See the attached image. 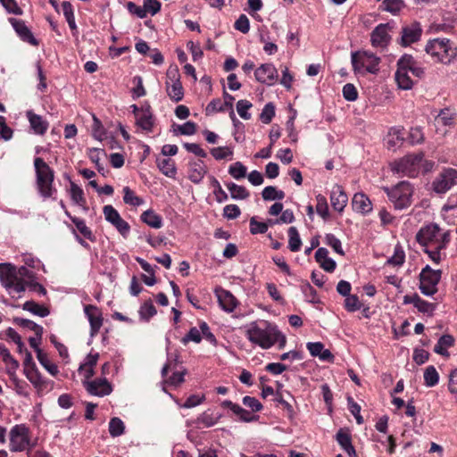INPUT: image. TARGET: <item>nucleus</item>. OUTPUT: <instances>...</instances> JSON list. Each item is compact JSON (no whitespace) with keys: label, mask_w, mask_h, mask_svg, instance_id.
<instances>
[{"label":"nucleus","mask_w":457,"mask_h":457,"mask_svg":"<svg viewBox=\"0 0 457 457\" xmlns=\"http://www.w3.org/2000/svg\"><path fill=\"white\" fill-rule=\"evenodd\" d=\"M23 310L28 311L39 317H46L50 313L49 310L46 307L40 305L34 301H27L23 304Z\"/></svg>","instance_id":"obj_33"},{"label":"nucleus","mask_w":457,"mask_h":457,"mask_svg":"<svg viewBox=\"0 0 457 457\" xmlns=\"http://www.w3.org/2000/svg\"><path fill=\"white\" fill-rule=\"evenodd\" d=\"M62 8L63 12V15L69 24V27L71 29H76V22H75V17L73 12V7L72 4L68 1H63L62 3Z\"/></svg>","instance_id":"obj_38"},{"label":"nucleus","mask_w":457,"mask_h":457,"mask_svg":"<svg viewBox=\"0 0 457 457\" xmlns=\"http://www.w3.org/2000/svg\"><path fill=\"white\" fill-rule=\"evenodd\" d=\"M423 157V153L407 154L404 157L393 162L390 164L391 170L392 171L402 174L403 176L415 178L419 174Z\"/></svg>","instance_id":"obj_6"},{"label":"nucleus","mask_w":457,"mask_h":457,"mask_svg":"<svg viewBox=\"0 0 457 457\" xmlns=\"http://www.w3.org/2000/svg\"><path fill=\"white\" fill-rule=\"evenodd\" d=\"M34 166L36 170V183L39 194L44 198L51 197L54 191L53 187L54 179V170L40 157H37L34 160Z\"/></svg>","instance_id":"obj_3"},{"label":"nucleus","mask_w":457,"mask_h":457,"mask_svg":"<svg viewBox=\"0 0 457 457\" xmlns=\"http://www.w3.org/2000/svg\"><path fill=\"white\" fill-rule=\"evenodd\" d=\"M136 124L147 132L153 131L154 115L148 104L141 106V112H137Z\"/></svg>","instance_id":"obj_19"},{"label":"nucleus","mask_w":457,"mask_h":457,"mask_svg":"<svg viewBox=\"0 0 457 457\" xmlns=\"http://www.w3.org/2000/svg\"><path fill=\"white\" fill-rule=\"evenodd\" d=\"M161 2L158 0H145L143 8L145 10V15L149 12L151 15H155L161 10Z\"/></svg>","instance_id":"obj_58"},{"label":"nucleus","mask_w":457,"mask_h":457,"mask_svg":"<svg viewBox=\"0 0 457 457\" xmlns=\"http://www.w3.org/2000/svg\"><path fill=\"white\" fill-rule=\"evenodd\" d=\"M409 64V57H401L397 62V71L395 72V80L398 84V87L405 90L411 89L413 85L412 80L409 77V71H407Z\"/></svg>","instance_id":"obj_12"},{"label":"nucleus","mask_w":457,"mask_h":457,"mask_svg":"<svg viewBox=\"0 0 457 457\" xmlns=\"http://www.w3.org/2000/svg\"><path fill=\"white\" fill-rule=\"evenodd\" d=\"M415 237L429 258L435 263H440L441 251L446 248L450 241L449 231L441 233V228L436 223H429L420 228Z\"/></svg>","instance_id":"obj_1"},{"label":"nucleus","mask_w":457,"mask_h":457,"mask_svg":"<svg viewBox=\"0 0 457 457\" xmlns=\"http://www.w3.org/2000/svg\"><path fill=\"white\" fill-rule=\"evenodd\" d=\"M125 426L120 418H112L109 422V432L113 437L119 436L124 433Z\"/></svg>","instance_id":"obj_41"},{"label":"nucleus","mask_w":457,"mask_h":457,"mask_svg":"<svg viewBox=\"0 0 457 457\" xmlns=\"http://www.w3.org/2000/svg\"><path fill=\"white\" fill-rule=\"evenodd\" d=\"M227 187L230 192L231 198L236 200H245L249 197V191L243 186L237 185L233 182L228 183Z\"/></svg>","instance_id":"obj_32"},{"label":"nucleus","mask_w":457,"mask_h":457,"mask_svg":"<svg viewBox=\"0 0 457 457\" xmlns=\"http://www.w3.org/2000/svg\"><path fill=\"white\" fill-rule=\"evenodd\" d=\"M457 184V170L454 169L444 170L433 181L432 187L436 193L444 194Z\"/></svg>","instance_id":"obj_11"},{"label":"nucleus","mask_w":457,"mask_h":457,"mask_svg":"<svg viewBox=\"0 0 457 457\" xmlns=\"http://www.w3.org/2000/svg\"><path fill=\"white\" fill-rule=\"evenodd\" d=\"M14 321L19 326H21L22 328H28L29 330L34 331L36 336L39 339L42 338L43 328L41 326L37 325V323H35L34 321H32L30 320H27V319H22V318H16L14 320Z\"/></svg>","instance_id":"obj_34"},{"label":"nucleus","mask_w":457,"mask_h":457,"mask_svg":"<svg viewBox=\"0 0 457 457\" xmlns=\"http://www.w3.org/2000/svg\"><path fill=\"white\" fill-rule=\"evenodd\" d=\"M159 170L167 177L173 178L176 175L174 162L170 158L157 159Z\"/></svg>","instance_id":"obj_31"},{"label":"nucleus","mask_w":457,"mask_h":457,"mask_svg":"<svg viewBox=\"0 0 457 457\" xmlns=\"http://www.w3.org/2000/svg\"><path fill=\"white\" fill-rule=\"evenodd\" d=\"M384 190L395 210H404L411 206L414 190L409 181H401L393 187H385Z\"/></svg>","instance_id":"obj_4"},{"label":"nucleus","mask_w":457,"mask_h":457,"mask_svg":"<svg viewBox=\"0 0 457 457\" xmlns=\"http://www.w3.org/2000/svg\"><path fill=\"white\" fill-rule=\"evenodd\" d=\"M336 437H337V443L345 451L347 448H349L351 445H353L350 434L342 428L338 430Z\"/></svg>","instance_id":"obj_55"},{"label":"nucleus","mask_w":457,"mask_h":457,"mask_svg":"<svg viewBox=\"0 0 457 457\" xmlns=\"http://www.w3.org/2000/svg\"><path fill=\"white\" fill-rule=\"evenodd\" d=\"M123 201L126 204L131 206H139L144 204V200L136 195L135 192L131 190L129 187H125L123 188Z\"/></svg>","instance_id":"obj_37"},{"label":"nucleus","mask_w":457,"mask_h":457,"mask_svg":"<svg viewBox=\"0 0 457 457\" xmlns=\"http://www.w3.org/2000/svg\"><path fill=\"white\" fill-rule=\"evenodd\" d=\"M212 185L215 188L213 191V194L216 197L217 202L222 203V202L228 200L227 193L222 189L220 182L215 178H212Z\"/></svg>","instance_id":"obj_61"},{"label":"nucleus","mask_w":457,"mask_h":457,"mask_svg":"<svg viewBox=\"0 0 457 457\" xmlns=\"http://www.w3.org/2000/svg\"><path fill=\"white\" fill-rule=\"evenodd\" d=\"M0 281L6 289L18 294L25 291V281L18 280L16 267L11 263L0 264Z\"/></svg>","instance_id":"obj_9"},{"label":"nucleus","mask_w":457,"mask_h":457,"mask_svg":"<svg viewBox=\"0 0 457 457\" xmlns=\"http://www.w3.org/2000/svg\"><path fill=\"white\" fill-rule=\"evenodd\" d=\"M288 247L292 252H297L300 250L302 241L295 227H290L288 229Z\"/></svg>","instance_id":"obj_35"},{"label":"nucleus","mask_w":457,"mask_h":457,"mask_svg":"<svg viewBox=\"0 0 457 457\" xmlns=\"http://www.w3.org/2000/svg\"><path fill=\"white\" fill-rule=\"evenodd\" d=\"M268 230V223L260 222L255 217L250 219V232L253 235L264 234Z\"/></svg>","instance_id":"obj_52"},{"label":"nucleus","mask_w":457,"mask_h":457,"mask_svg":"<svg viewBox=\"0 0 457 457\" xmlns=\"http://www.w3.org/2000/svg\"><path fill=\"white\" fill-rule=\"evenodd\" d=\"M253 106V104L248 100H239L237 103V111L239 116L244 120H250L251 114L248 112V110Z\"/></svg>","instance_id":"obj_53"},{"label":"nucleus","mask_w":457,"mask_h":457,"mask_svg":"<svg viewBox=\"0 0 457 457\" xmlns=\"http://www.w3.org/2000/svg\"><path fill=\"white\" fill-rule=\"evenodd\" d=\"M275 116V106L272 103H268L264 105L261 114H260V120L265 123L269 124L273 117Z\"/></svg>","instance_id":"obj_49"},{"label":"nucleus","mask_w":457,"mask_h":457,"mask_svg":"<svg viewBox=\"0 0 457 457\" xmlns=\"http://www.w3.org/2000/svg\"><path fill=\"white\" fill-rule=\"evenodd\" d=\"M353 209L360 213L367 214L372 210V204L363 193H356L352 200Z\"/></svg>","instance_id":"obj_23"},{"label":"nucleus","mask_w":457,"mask_h":457,"mask_svg":"<svg viewBox=\"0 0 457 457\" xmlns=\"http://www.w3.org/2000/svg\"><path fill=\"white\" fill-rule=\"evenodd\" d=\"M243 403L246 407L250 408L253 411H260L262 409V404L261 402L255 397L252 396H245L243 398Z\"/></svg>","instance_id":"obj_63"},{"label":"nucleus","mask_w":457,"mask_h":457,"mask_svg":"<svg viewBox=\"0 0 457 457\" xmlns=\"http://www.w3.org/2000/svg\"><path fill=\"white\" fill-rule=\"evenodd\" d=\"M84 312L90 324V335L95 337L98 334L103 325L102 312L96 306L91 304L86 305Z\"/></svg>","instance_id":"obj_14"},{"label":"nucleus","mask_w":457,"mask_h":457,"mask_svg":"<svg viewBox=\"0 0 457 457\" xmlns=\"http://www.w3.org/2000/svg\"><path fill=\"white\" fill-rule=\"evenodd\" d=\"M264 327L261 328L253 322L246 330V336L249 341L258 345L262 349H269L276 344L278 336V329L276 325L268 321L263 322Z\"/></svg>","instance_id":"obj_2"},{"label":"nucleus","mask_w":457,"mask_h":457,"mask_svg":"<svg viewBox=\"0 0 457 457\" xmlns=\"http://www.w3.org/2000/svg\"><path fill=\"white\" fill-rule=\"evenodd\" d=\"M72 222L75 224L77 229L87 239L94 242L96 237H94L91 229L87 227L85 221L79 218H73Z\"/></svg>","instance_id":"obj_43"},{"label":"nucleus","mask_w":457,"mask_h":457,"mask_svg":"<svg viewBox=\"0 0 457 457\" xmlns=\"http://www.w3.org/2000/svg\"><path fill=\"white\" fill-rule=\"evenodd\" d=\"M442 271L432 270L428 265L420 273V290L425 295H433L437 292V285L441 279Z\"/></svg>","instance_id":"obj_8"},{"label":"nucleus","mask_w":457,"mask_h":457,"mask_svg":"<svg viewBox=\"0 0 457 457\" xmlns=\"http://www.w3.org/2000/svg\"><path fill=\"white\" fill-rule=\"evenodd\" d=\"M215 295L220 306L227 312H232L238 304L237 298L226 289L217 287L215 289Z\"/></svg>","instance_id":"obj_17"},{"label":"nucleus","mask_w":457,"mask_h":457,"mask_svg":"<svg viewBox=\"0 0 457 457\" xmlns=\"http://www.w3.org/2000/svg\"><path fill=\"white\" fill-rule=\"evenodd\" d=\"M424 380L427 386H434L438 383L439 375L436 368L432 365L426 368L424 371Z\"/></svg>","instance_id":"obj_39"},{"label":"nucleus","mask_w":457,"mask_h":457,"mask_svg":"<svg viewBox=\"0 0 457 457\" xmlns=\"http://www.w3.org/2000/svg\"><path fill=\"white\" fill-rule=\"evenodd\" d=\"M39 363L53 376H55L59 370L58 367L50 361L47 357V354L45 353H38V356L37 357Z\"/></svg>","instance_id":"obj_42"},{"label":"nucleus","mask_w":457,"mask_h":457,"mask_svg":"<svg viewBox=\"0 0 457 457\" xmlns=\"http://www.w3.org/2000/svg\"><path fill=\"white\" fill-rule=\"evenodd\" d=\"M415 307L420 312L427 313L431 316L436 309V304L428 303L419 296V298H416Z\"/></svg>","instance_id":"obj_48"},{"label":"nucleus","mask_w":457,"mask_h":457,"mask_svg":"<svg viewBox=\"0 0 457 457\" xmlns=\"http://www.w3.org/2000/svg\"><path fill=\"white\" fill-rule=\"evenodd\" d=\"M351 61L355 73L375 74L378 71L380 58L367 51H357L352 53Z\"/></svg>","instance_id":"obj_7"},{"label":"nucleus","mask_w":457,"mask_h":457,"mask_svg":"<svg viewBox=\"0 0 457 457\" xmlns=\"http://www.w3.org/2000/svg\"><path fill=\"white\" fill-rule=\"evenodd\" d=\"M201 340H202V336H201L200 329L194 327V328H191L190 330L188 331V333L181 339V342L184 345H187L190 341H193V342L198 344L201 342Z\"/></svg>","instance_id":"obj_57"},{"label":"nucleus","mask_w":457,"mask_h":457,"mask_svg":"<svg viewBox=\"0 0 457 457\" xmlns=\"http://www.w3.org/2000/svg\"><path fill=\"white\" fill-rule=\"evenodd\" d=\"M6 364V371L10 378L18 385V379L15 376V372L19 368V361L15 360L12 355L4 361Z\"/></svg>","instance_id":"obj_51"},{"label":"nucleus","mask_w":457,"mask_h":457,"mask_svg":"<svg viewBox=\"0 0 457 457\" xmlns=\"http://www.w3.org/2000/svg\"><path fill=\"white\" fill-rule=\"evenodd\" d=\"M348 201L346 194L344 192L342 187L336 185L331 192L330 202L331 205L337 212H343Z\"/></svg>","instance_id":"obj_21"},{"label":"nucleus","mask_w":457,"mask_h":457,"mask_svg":"<svg viewBox=\"0 0 457 457\" xmlns=\"http://www.w3.org/2000/svg\"><path fill=\"white\" fill-rule=\"evenodd\" d=\"M422 29L420 23L414 22L411 25H407L402 29L401 44L403 46H410L411 44L417 42L421 36Z\"/></svg>","instance_id":"obj_18"},{"label":"nucleus","mask_w":457,"mask_h":457,"mask_svg":"<svg viewBox=\"0 0 457 457\" xmlns=\"http://www.w3.org/2000/svg\"><path fill=\"white\" fill-rule=\"evenodd\" d=\"M71 199L79 205L86 204L83 190L75 183H71Z\"/></svg>","instance_id":"obj_46"},{"label":"nucleus","mask_w":457,"mask_h":457,"mask_svg":"<svg viewBox=\"0 0 457 457\" xmlns=\"http://www.w3.org/2000/svg\"><path fill=\"white\" fill-rule=\"evenodd\" d=\"M181 135L191 136L196 131V125L193 121H187L183 125H179L176 129Z\"/></svg>","instance_id":"obj_64"},{"label":"nucleus","mask_w":457,"mask_h":457,"mask_svg":"<svg viewBox=\"0 0 457 457\" xmlns=\"http://www.w3.org/2000/svg\"><path fill=\"white\" fill-rule=\"evenodd\" d=\"M84 384L87 392L93 395L105 396L110 395L112 391V385L105 378L86 381Z\"/></svg>","instance_id":"obj_15"},{"label":"nucleus","mask_w":457,"mask_h":457,"mask_svg":"<svg viewBox=\"0 0 457 457\" xmlns=\"http://www.w3.org/2000/svg\"><path fill=\"white\" fill-rule=\"evenodd\" d=\"M325 242L328 245L333 248V250L340 254L345 255V252L342 248L341 241L336 237L333 234H327L325 237Z\"/></svg>","instance_id":"obj_54"},{"label":"nucleus","mask_w":457,"mask_h":457,"mask_svg":"<svg viewBox=\"0 0 457 457\" xmlns=\"http://www.w3.org/2000/svg\"><path fill=\"white\" fill-rule=\"evenodd\" d=\"M262 196L266 201L282 200L285 197V193L273 186H268L262 190Z\"/></svg>","instance_id":"obj_36"},{"label":"nucleus","mask_w":457,"mask_h":457,"mask_svg":"<svg viewBox=\"0 0 457 457\" xmlns=\"http://www.w3.org/2000/svg\"><path fill=\"white\" fill-rule=\"evenodd\" d=\"M404 129L402 127H393L389 129L386 142L388 149L400 146L404 141Z\"/></svg>","instance_id":"obj_24"},{"label":"nucleus","mask_w":457,"mask_h":457,"mask_svg":"<svg viewBox=\"0 0 457 457\" xmlns=\"http://www.w3.org/2000/svg\"><path fill=\"white\" fill-rule=\"evenodd\" d=\"M189 165L188 179L195 184L200 183L206 173L203 161L192 162Z\"/></svg>","instance_id":"obj_27"},{"label":"nucleus","mask_w":457,"mask_h":457,"mask_svg":"<svg viewBox=\"0 0 457 457\" xmlns=\"http://www.w3.org/2000/svg\"><path fill=\"white\" fill-rule=\"evenodd\" d=\"M454 345V338L452 335L445 334L443 335L437 341V344L435 345L434 351L435 353L445 356L449 357L450 353L447 351L449 347H452Z\"/></svg>","instance_id":"obj_28"},{"label":"nucleus","mask_w":457,"mask_h":457,"mask_svg":"<svg viewBox=\"0 0 457 457\" xmlns=\"http://www.w3.org/2000/svg\"><path fill=\"white\" fill-rule=\"evenodd\" d=\"M27 117L31 129L36 134L44 135L46 132L48 122L43 120L40 115L34 113L32 111H28Z\"/></svg>","instance_id":"obj_26"},{"label":"nucleus","mask_w":457,"mask_h":457,"mask_svg":"<svg viewBox=\"0 0 457 457\" xmlns=\"http://www.w3.org/2000/svg\"><path fill=\"white\" fill-rule=\"evenodd\" d=\"M315 260L328 272H332L336 269V262L328 257V251L324 247H320L316 251Z\"/></svg>","instance_id":"obj_25"},{"label":"nucleus","mask_w":457,"mask_h":457,"mask_svg":"<svg viewBox=\"0 0 457 457\" xmlns=\"http://www.w3.org/2000/svg\"><path fill=\"white\" fill-rule=\"evenodd\" d=\"M141 220L154 228H160L162 225V219L153 210H147L141 214Z\"/></svg>","instance_id":"obj_30"},{"label":"nucleus","mask_w":457,"mask_h":457,"mask_svg":"<svg viewBox=\"0 0 457 457\" xmlns=\"http://www.w3.org/2000/svg\"><path fill=\"white\" fill-rule=\"evenodd\" d=\"M166 91L170 98L175 102H179L183 99L184 91L180 81L171 82L166 81Z\"/></svg>","instance_id":"obj_29"},{"label":"nucleus","mask_w":457,"mask_h":457,"mask_svg":"<svg viewBox=\"0 0 457 457\" xmlns=\"http://www.w3.org/2000/svg\"><path fill=\"white\" fill-rule=\"evenodd\" d=\"M103 212H104L105 220L108 222H110L111 224H112L118 219L120 218V213L117 212V210L112 205L104 206Z\"/></svg>","instance_id":"obj_59"},{"label":"nucleus","mask_w":457,"mask_h":457,"mask_svg":"<svg viewBox=\"0 0 457 457\" xmlns=\"http://www.w3.org/2000/svg\"><path fill=\"white\" fill-rule=\"evenodd\" d=\"M9 21L21 40L28 42L32 46L38 45L37 40L35 38L32 32L23 21L17 20L15 18H10Z\"/></svg>","instance_id":"obj_20"},{"label":"nucleus","mask_w":457,"mask_h":457,"mask_svg":"<svg viewBox=\"0 0 457 457\" xmlns=\"http://www.w3.org/2000/svg\"><path fill=\"white\" fill-rule=\"evenodd\" d=\"M29 445V428L25 425H16L10 431V450L21 452Z\"/></svg>","instance_id":"obj_10"},{"label":"nucleus","mask_w":457,"mask_h":457,"mask_svg":"<svg viewBox=\"0 0 457 457\" xmlns=\"http://www.w3.org/2000/svg\"><path fill=\"white\" fill-rule=\"evenodd\" d=\"M234 27L237 30L245 34L250 29L249 20L245 14H241L238 19L236 21Z\"/></svg>","instance_id":"obj_62"},{"label":"nucleus","mask_w":457,"mask_h":457,"mask_svg":"<svg viewBox=\"0 0 457 457\" xmlns=\"http://www.w3.org/2000/svg\"><path fill=\"white\" fill-rule=\"evenodd\" d=\"M156 314V309L152 300L145 301L139 309L140 318L144 320H149L150 318Z\"/></svg>","instance_id":"obj_40"},{"label":"nucleus","mask_w":457,"mask_h":457,"mask_svg":"<svg viewBox=\"0 0 457 457\" xmlns=\"http://www.w3.org/2000/svg\"><path fill=\"white\" fill-rule=\"evenodd\" d=\"M24 374L29 382L35 386H40L43 384L41 375L37 367L27 369L24 370Z\"/></svg>","instance_id":"obj_50"},{"label":"nucleus","mask_w":457,"mask_h":457,"mask_svg":"<svg viewBox=\"0 0 457 457\" xmlns=\"http://www.w3.org/2000/svg\"><path fill=\"white\" fill-rule=\"evenodd\" d=\"M343 96L346 101H355L358 97L356 87L351 83L345 84L343 87Z\"/></svg>","instance_id":"obj_60"},{"label":"nucleus","mask_w":457,"mask_h":457,"mask_svg":"<svg viewBox=\"0 0 457 457\" xmlns=\"http://www.w3.org/2000/svg\"><path fill=\"white\" fill-rule=\"evenodd\" d=\"M228 173L235 179H244L246 176V167L242 162H237L229 166Z\"/></svg>","instance_id":"obj_44"},{"label":"nucleus","mask_w":457,"mask_h":457,"mask_svg":"<svg viewBox=\"0 0 457 457\" xmlns=\"http://www.w3.org/2000/svg\"><path fill=\"white\" fill-rule=\"evenodd\" d=\"M391 27L388 23H381L378 25L370 34V42L374 47H386L390 42L388 34Z\"/></svg>","instance_id":"obj_13"},{"label":"nucleus","mask_w":457,"mask_h":457,"mask_svg":"<svg viewBox=\"0 0 457 457\" xmlns=\"http://www.w3.org/2000/svg\"><path fill=\"white\" fill-rule=\"evenodd\" d=\"M382 4L383 10L389 12L391 13L398 12L404 6V3L403 0H384Z\"/></svg>","instance_id":"obj_47"},{"label":"nucleus","mask_w":457,"mask_h":457,"mask_svg":"<svg viewBox=\"0 0 457 457\" xmlns=\"http://www.w3.org/2000/svg\"><path fill=\"white\" fill-rule=\"evenodd\" d=\"M426 52L444 64H450L457 56V48L447 38H435L426 46Z\"/></svg>","instance_id":"obj_5"},{"label":"nucleus","mask_w":457,"mask_h":457,"mask_svg":"<svg viewBox=\"0 0 457 457\" xmlns=\"http://www.w3.org/2000/svg\"><path fill=\"white\" fill-rule=\"evenodd\" d=\"M254 76L259 82L272 85L278 78V71L273 64L264 63L255 70Z\"/></svg>","instance_id":"obj_16"},{"label":"nucleus","mask_w":457,"mask_h":457,"mask_svg":"<svg viewBox=\"0 0 457 457\" xmlns=\"http://www.w3.org/2000/svg\"><path fill=\"white\" fill-rule=\"evenodd\" d=\"M345 307L348 312H355L361 309V303L359 301V298L355 295H350L346 296L345 300Z\"/></svg>","instance_id":"obj_56"},{"label":"nucleus","mask_w":457,"mask_h":457,"mask_svg":"<svg viewBox=\"0 0 457 457\" xmlns=\"http://www.w3.org/2000/svg\"><path fill=\"white\" fill-rule=\"evenodd\" d=\"M312 356H319L321 361L332 362L334 355L328 349H324V345L320 342H309L306 345Z\"/></svg>","instance_id":"obj_22"},{"label":"nucleus","mask_w":457,"mask_h":457,"mask_svg":"<svg viewBox=\"0 0 457 457\" xmlns=\"http://www.w3.org/2000/svg\"><path fill=\"white\" fill-rule=\"evenodd\" d=\"M211 154L215 160H223L228 157H232L233 151L228 146H219L212 148L211 150Z\"/></svg>","instance_id":"obj_45"}]
</instances>
